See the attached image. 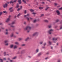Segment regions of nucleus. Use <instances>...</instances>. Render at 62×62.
<instances>
[{"mask_svg": "<svg viewBox=\"0 0 62 62\" xmlns=\"http://www.w3.org/2000/svg\"><path fill=\"white\" fill-rule=\"evenodd\" d=\"M4 42L5 43H7V42H8V41L7 40L5 41Z\"/></svg>", "mask_w": 62, "mask_h": 62, "instance_id": "nucleus-23", "label": "nucleus"}, {"mask_svg": "<svg viewBox=\"0 0 62 62\" xmlns=\"http://www.w3.org/2000/svg\"><path fill=\"white\" fill-rule=\"evenodd\" d=\"M30 19H31V20H32V19H33V18H32L31 17H30Z\"/></svg>", "mask_w": 62, "mask_h": 62, "instance_id": "nucleus-53", "label": "nucleus"}, {"mask_svg": "<svg viewBox=\"0 0 62 62\" xmlns=\"http://www.w3.org/2000/svg\"><path fill=\"white\" fill-rule=\"evenodd\" d=\"M36 52H39V49H37L36 50Z\"/></svg>", "mask_w": 62, "mask_h": 62, "instance_id": "nucleus-34", "label": "nucleus"}, {"mask_svg": "<svg viewBox=\"0 0 62 62\" xmlns=\"http://www.w3.org/2000/svg\"><path fill=\"white\" fill-rule=\"evenodd\" d=\"M24 13H25V14L26 13V10H25L24 11Z\"/></svg>", "mask_w": 62, "mask_h": 62, "instance_id": "nucleus-33", "label": "nucleus"}, {"mask_svg": "<svg viewBox=\"0 0 62 62\" xmlns=\"http://www.w3.org/2000/svg\"><path fill=\"white\" fill-rule=\"evenodd\" d=\"M25 45L24 44H23L22 45V46H25Z\"/></svg>", "mask_w": 62, "mask_h": 62, "instance_id": "nucleus-38", "label": "nucleus"}, {"mask_svg": "<svg viewBox=\"0 0 62 62\" xmlns=\"http://www.w3.org/2000/svg\"><path fill=\"white\" fill-rule=\"evenodd\" d=\"M58 21H59V20L58 19H57L56 21V22H58Z\"/></svg>", "mask_w": 62, "mask_h": 62, "instance_id": "nucleus-35", "label": "nucleus"}, {"mask_svg": "<svg viewBox=\"0 0 62 62\" xmlns=\"http://www.w3.org/2000/svg\"><path fill=\"white\" fill-rule=\"evenodd\" d=\"M60 62V60H58V62Z\"/></svg>", "mask_w": 62, "mask_h": 62, "instance_id": "nucleus-50", "label": "nucleus"}, {"mask_svg": "<svg viewBox=\"0 0 62 62\" xmlns=\"http://www.w3.org/2000/svg\"><path fill=\"white\" fill-rule=\"evenodd\" d=\"M13 45H11L10 46V48H12V47H13Z\"/></svg>", "mask_w": 62, "mask_h": 62, "instance_id": "nucleus-21", "label": "nucleus"}, {"mask_svg": "<svg viewBox=\"0 0 62 62\" xmlns=\"http://www.w3.org/2000/svg\"><path fill=\"white\" fill-rule=\"evenodd\" d=\"M48 8H49L48 7H47V8L45 9V10H47V9H48Z\"/></svg>", "mask_w": 62, "mask_h": 62, "instance_id": "nucleus-41", "label": "nucleus"}, {"mask_svg": "<svg viewBox=\"0 0 62 62\" xmlns=\"http://www.w3.org/2000/svg\"><path fill=\"white\" fill-rule=\"evenodd\" d=\"M13 33H12L11 36V37H13Z\"/></svg>", "mask_w": 62, "mask_h": 62, "instance_id": "nucleus-28", "label": "nucleus"}, {"mask_svg": "<svg viewBox=\"0 0 62 62\" xmlns=\"http://www.w3.org/2000/svg\"><path fill=\"white\" fill-rule=\"evenodd\" d=\"M49 44H50V45H51V42H50V41L49 42Z\"/></svg>", "mask_w": 62, "mask_h": 62, "instance_id": "nucleus-37", "label": "nucleus"}, {"mask_svg": "<svg viewBox=\"0 0 62 62\" xmlns=\"http://www.w3.org/2000/svg\"><path fill=\"white\" fill-rule=\"evenodd\" d=\"M21 52H23V53H23V50Z\"/></svg>", "mask_w": 62, "mask_h": 62, "instance_id": "nucleus-59", "label": "nucleus"}, {"mask_svg": "<svg viewBox=\"0 0 62 62\" xmlns=\"http://www.w3.org/2000/svg\"><path fill=\"white\" fill-rule=\"evenodd\" d=\"M58 43H57V45H58Z\"/></svg>", "mask_w": 62, "mask_h": 62, "instance_id": "nucleus-61", "label": "nucleus"}, {"mask_svg": "<svg viewBox=\"0 0 62 62\" xmlns=\"http://www.w3.org/2000/svg\"><path fill=\"white\" fill-rule=\"evenodd\" d=\"M48 57H47L46 58H45V59L46 60H47V59H48Z\"/></svg>", "mask_w": 62, "mask_h": 62, "instance_id": "nucleus-42", "label": "nucleus"}, {"mask_svg": "<svg viewBox=\"0 0 62 62\" xmlns=\"http://www.w3.org/2000/svg\"><path fill=\"white\" fill-rule=\"evenodd\" d=\"M10 17H11V16H9L8 18L7 19V20L6 21V22L7 23L8 22L10 21Z\"/></svg>", "mask_w": 62, "mask_h": 62, "instance_id": "nucleus-3", "label": "nucleus"}, {"mask_svg": "<svg viewBox=\"0 0 62 62\" xmlns=\"http://www.w3.org/2000/svg\"><path fill=\"white\" fill-rule=\"evenodd\" d=\"M49 54V52H47L46 53V54Z\"/></svg>", "mask_w": 62, "mask_h": 62, "instance_id": "nucleus-44", "label": "nucleus"}, {"mask_svg": "<svg viewBox=\"0 0 62 62\" xmlns=\"http://www.w3.org/2000/svg\"><path fill=\"white\" fill-rule=\"evenodd\" d=\"M40 44H42V42H41L40 43Z\"/></svg>", "mask_w": 62, "mask_h": 62, "instance_id": "nucleus-46", "label": "nucleus"}, {"mask_svg": "<svg viewBox=\"0 0 62 62\" xmlns=\"http://www.w3.org/2000/svg\"><path fill=\"white\" fill-rule=\"evenodd\" d=\"M22 1L25 4L26 3V1H25L24 0H22Z\"/></svg>", "mask_w": 62, "mask_h": 62, "instance_id": "nucleus-18", "label": "nucleus"}, {"mask_svg": "<svg viewBox=\"0 0 62 62\" xmlns=\"http://www.w3.org/2000/svg\"><path fill=\"white\" fill-rule=\"evenodd\" d=\"M16 34H18V32H16Z\"/></svg>", "mask_w": 62, "mask_h": 62, "instance_id": "nucleus-64", "label": "nucleus"}, {"mask_svg": "<svg viewBox=\"0 0 62 62\" xmlns=\"http://www.w3.org/2000/svg\"><path fill=\"white\" fill-rule=\"evenodd\" d=\"M24 24H26V22H24Z\"/></svg>", "mask_w": 62, "mask_h": 62, "instance_id": "nucleus-54", "label": "nucleus"}, {"mask_svg": "<svg viewBox=\"0 0 62 62\" xmlns=\"http://www.w3.org/2000/svg\"><path fill=\"white\" fill-rule=\"evenodd\" d=\"M6 31H8V29H6Z\"/></svg>", "mask_w": 62, "mask_h": 62, "instance_id": "nucleus-58", "label": "nucleus"}, {"mask_svg": "<svg viewBox=\"0 0 62 62\" xmlns=\"http://www.w3.org/2000/svg\"><path fill=\"white\" fill-rule=\"evenodd\" d=\"M45 22H46V23H48V21L47 20H44Z\"/></svg>", "mask_w": 62, "mask_h": 62, "instance_id": "nucleus-17", "label": "nucleus"}, {"mask_svg": "<svg viewBox=\"0 0 62 62\" xmlns=\"http://www.w3.org/2000/svg\"><path fill=\"white\" fill-rule=\"evenodd\" d=\"M12 8H13L11 7L9 9V10H10V12H12V11H13V10L12 9Z\"/></svg>", "mask_w": 62, "mask_h": 62, "instance_id": "nucleus-5", "label": "nucleus"}, {"mask_svg": "<svg viewBox=\"0 0 62 62\" xmlns=\"http://www.w3.org/2000/svg\"><path fill=\"white\" fill-rule=\"evenodd\" d=\"M62 27L61 28H60V29H62Z\"/></svg>", "mask_w": 62, "mask_h": 62, "instance_id": "nucleus-62", "label": "nucleus"}, {"mask_svg": "<svg viewBox=\"0 0 62 62\" xmlns=\"http://www.w3.org/2000/svg\"><path fill=\"white\" fill-rule=\"evenodd\" d=\"M7 6H8V4H7L6 3L5 5H4L3 7L4 8H5L7 7Z\"/></svg>", "mask_w": 62, "mask_h": 62, "instance_id": "nucleus-7", "label": "nucleus"}, {"mask_svg": "<svg viewBox=\"0 0 62 62\" xmlns=\"http://www.w3.org/2000/svg\"><path fill=\"white\" fill-rule=\"evenodd\" d=\"M44 16V15L42 14L41 16V17H42V16Z\"/></svg>", "mask_w": 62, "mask_h": 62, "instance_id": "nucleus-40", "label": "nucleus"}, {"mask_svg": "<svg viewBox=\"0 0 62 62\" xmlns=\"http://www.w3.org/2000/svg\"><path fill=\"white\" fill-rule=\"evenodd\" d=\"M2 13H3L2 12H0V16H1L2 14Z\"/></svg>", "mask_w": 62, "mask_h": 62, "instance_id": "nucleus-26", "label": "nucleus"}, {"mask_svg": "<svg viewBox=\"0 0 62 62\" xmlns=\"http://www.w3.org/2000/svg\"><path fill=\"white\" fill-rule=\"evenodd\" d=\"M2 23H0V25H2Z\"/></svg>", "mask_w": 62, "mask_h": 62, "instance_id": "nucleus-52", "label": "nucleus"}, {"mask_svg": "<svg viewBox=\"0 0 62 62\" xmlns=\"http://www.w3.org/2000/svg\"><path fill=\"white\" fill-rule=\"evenodd\" d=\"M54 5H55V6H56V5H57V3H55Z\"/></svg>", "mask_w": 62, "mask_h": 62, "instance_id": "nucleus-43", "label": "nucleus"}, {"mask_svg": "<svg viewBox=\"0 0 62 62\" xmlns=\"http://www.w3.org/2000/svg\"><path fill=\"white\" fill-rule=\"evenodd\" d=\"M10 61L11 62H12V60H10Z\"/></svg>", "mask_w": 62, "mask_h": 62, "instance_id": "nucleus-57", "label": "nucleus"}, {"mask_svg": "<svg viewBox=\"0 0 62 62\" xmlns=\"http://www.w3.org/2000/svg\"><path fill=\"white\" fill-rule=\"evenodd\" d=\"M45 45H46V43H45L44 44V46H45Z\"/></svg>", "mask_w": 62, "mask_h": 62, "instance_id": "nucleus-55", "label": "nucleus"}, {"mask_svg": "<svg viewBox=\"0 0 62 62\" xmlns=\"http://www.w3.org/2000/svg\"><path fill=\"white\" fill-rule=\"evenodd\" d=\"M8 44L7 43V44H5V45H8Z\"/></svg>", "mask_w": 62, "mask_h": 62, "instance_id": "nucleus-47", "label": "nucleus"}, {"mask_svg": "<svg viewBox=\"0 0 62 62\" xmlns=\"http://www.w3.org/2000/svg\"><path fill=\"white\" fill-rule=\"evenodd\" d=\"M30 10V11H31V12H33L34 11L32 9H31Z\"/></svg>", "mask_w": 62, "mask_h": 62, "instance_id": "nucleus-16", "label": "nucleus"}, {"mask_svg": "<svg viewBox=\"0 0 62 62\" xmlns=\"http://www.w3.org/2000/svg\"><path fill=\"white\" fill-rule=\"evenodd\" d=\"M16 56L15 57H14L13 58V59H16Z\"/></svg>", "mask_w": 62, "mask_h": 62, "instance_id": "nucleus-29", "label": "nucleus"}, {"mask_svg": "<svg viewBox=\"0 0 62 62\" xmlns=\"http://www.w3.org/2000/svg\"><path fill=\"white\" fill-rule=\"evenodd\" d=\"M37 34H38V32H36L33 34V36H34L36 35H37Z\"/></svg>", "mask_w": 62, "mask_h": 62, "instance_id": "nucleus-9", "label": "nucleus"}, {"mask_svg": "<svg viewBox=\"0 0 62 62\" xmlns=\"http://www.w3.org/2000/svg\"><path fill=\"white\" fill-rule=\"evenodd\" d=\"M41 53H40L38 54V56H40V55H41Z\"/></svg>", "mask_w": 62, "mask_h": 62, "instance_id": "nucleus-27", "label": "nucleus"}, {"mask_svg": "<svg viewBox=\"0 0 62 62\" xmlns=\"http://www.w3.org/2000/svg\"><path fill=\"white\" fill-rule=\"evenodd\" d=\"M15 44H19V43L18 42H16L15 43Z\"/></svg>", "mask_w": 62, "mask_h": 62, "instance_id": "nucleus-36", "label": "nucleus"}, {"mask_svg": "<svg viewBox=\"0 0 62 62\" xmlns=\"http://www.w3.org/2000/svg\"><path fill=\"white\" fill-rule=\"evenodd\" d=\"M26 18H27L28 21H29V18H28V17H27Z\"/></svg>", "mask_w": 62, "mask_h": 62, "instance_id": "nucleus-31", "label": "nucleus"}, {"mask_svg": "<svg viewBox=\"0 0 62 62\" xmlns=\"http://www.w3.org/2000/svg\"><path fill=\"white\" fill-rule=\"evenodd\" d=\"M8 60H9V58H8Z\"/></svg>", "mask_w": 62, "mask_h": 62, "instance_id": "nucleus-63", "label": "nucleus"}, {"mask_svg": "<svg viewBox=\"0 0 62 62\" xmlns=\"http://www.w3.org/2000/svg\"><path fill=\"white\" fill-rule=\"evenodd\" d=\"M3 59H4V60H6V58H4Z\"/></svg>", "mask_w": 62, "mask_h": 62, "instance_id": "nucleus-56", "label": "nucleus"}, {"mask_svg": "<svg viewBox=\"0 0 62 62\" xmlns=\"http://www.w3.org/2000/svg\"><path fill=\"white\" fill-rule=\"evenodd\" d=\"M43 8V7H39V9H42Z\"/></svg>", "mask_w": 62, "mask_h": 62, "instance_id": "nucleus-13", "label": "nucleus"}, {"mask_svg": "<svg viewBox=\"0 0 62 62\" xmlns=\"http://www.w3.org/2000/svg\"><path fill=\"white\" fill-rule=\"evenodd\" d=\"M53 30H50L48 32L49 33V34H51L52 33V32H53Z\"/></svg>", "mask_w": 62, "mask_h": 62, "instance_id": "nucleus-4", "label": "nucleus"}, {"mask_svg": "<svg viewBox=\"0 0 62 62\" xmlns=\"http://www.w3.org/2000/svg\"><path fill=\"white\" fill-rule=\"evenodd\" d=\"M18 39L19 40H21L22 39L21 38H19Z\"/></svg>", "mask_w": 62, "mask_h": 62, "instance_id": "nucleus-32", "label": "nucleus"}, {"mask_svg": "<svg viewBox=\"0 0 62 62\" xmlns=\"http://www.w3.org/2000/svg\"><path fill=\"white\" fill-rule=\"evenodd\" d=\"M6 11H3V13H6Z\"/></svg>", "mask_w": 62, "mask_h": 62, "instance_id": "nucleus-49", "label": "nucleus"}, {"mask_svg": "<svg viewBox=\"0 0 62 62\" xmlns=\"http://www.w3.org/2000/svg\"><path fill=\"white\" fill-rule=\"evenodd\" d=\"M18 2L20 4H21V0H18Z\"/></svg>", "mask_w": 62, "mask_h": 62, "instance_id": "nucleus-10", "label": "nucleus"}, {"mask_svg": "<svg viewBox=\"0 0 62 62\" xmlns=\"http://www.w3.org/2000/svg\"><path fill=\"white\" fill-rule=\"evenodd\" d=\"M56 12L57 13L58 15H60V12H59V11L58 10H57L56 11Z\"/></svg>", "mask_w": 62, "mask_h": 62, "instance_id": "nucleus-6", "label": "nucleus"}, {"mask_svg": "<svg viewBox=\"0 0 62 62\" xmlns=\"http://www.w3.org/2000/svg\"><path fill=\"white\" fill-rule=\"evenodd\" d=\"M57 39V38H53V40H56Z\"/></svg>", "mask_w": 62, "mask_h": 62, "instance_id": "nucleus-14", "label": "nucleus"}, {"mask_svg": "<svg viewBox=\"0 0 62 62\" xmlns=\"http://www.w3.org/2000/svg\"><path fill=\"white\" fill-rule=\"evenodd\" d=\"M32 13V14H34V15H35V14H36V13Z\"/></svg>", "mask_w": 62, "mask_h": 62, "instance_id": "nucleus-39", "label": "nucleus"}, {"mask_svg": "<svg viewBox=\"0 0 62 62\" xmlns=\"http://www.w3.org/2000/svg\"><path fill=\"white\" fill-rule=\"evenodd\" d=\"M29 38L28 37L25 40V41H27L29 39Z\"/></svg>", "mask_w": 62, "mask_h": 62, "instance_id": "nucleus-15", "label": "nucleus"}, {"mask_svg": "<svg viewBox=\"0 0 62 62\" xmlns=\"http://www.w3.org/2000/svg\"><path fill=\"white\" fill-rule=\"evenodd\" d=\"M48 27H49V28H51V25H49L48 26Z\"/></svg>", "mask_w": 62, "mask_h": 62, "instance_id": "nucleus-24", "label": "nucleus"}, {"mask_svg": "<svg viewBox=\"0 0 62 62\" xmlns=\"http://www.w3.org/2000/svg\"><path fill=\"white\" fill-rule=\"evenodd\" d=\"M17 48V46H15L14 47V49H16Z\"/></svg>", "mask_w": 62, "mask_h": 62, "instance_id": "nucleus-19", "label": "nucleus"}, {"mask_svg": "<svg viewBox=\"0 0 62 62\" xmlns=\"http://www.w3.org/2000/svg\"><path fill=\"white\" fill-rule=\"evenodd\" d=\"M42 3L43 4H44V2H42Z\"/></svg>", "mask_w": 62, "mask_h": 62, "instance_id": "nucleus-51", "label": "nucleus"}, {"mask_svg": "<svg viewBox=\"0 0 62 62\" xmlns=\"http://www.w3.org/2000/svg\"><path fill=\"white\" fill-rule=\"evenodd\" d=\"M13 3H14V2L11 1H10V4H12Z\"/></svg>", "mask_w": 62, "mask_h": 62, "instance_id": "nucleus-22", "label": "nucleus"}, {"mask_svg": "<svg viewBox=\"0 0 62 62\" xmlns=\"http://www.w3.org/2000/svg\"><path fill=\"white\" fill-rule=\"evenodd\" d=\"M29 58H31V57H30L29 56Z\"/></svg>", "mask_w": 62, "mask_h": 62, "instance_id": "nucleus-60", "label": "nucleus"}, {"mask_svg": "<svg viewBox=\"0 0 62 62\" xmlns=\"http://www.w3.org/2000/svg\"><path fill=\"white\" fill-rule=\"evenodd\" d=\"M4 56H5V55H6V52H4Z\"/></svg>", "mask_w": 62, "mask_h": 62, "instance_id": "nucleus-30", "label": "nucleus"}, {"mask_svg": "<svg viewBox=\"0 0 62 62\" xmlns=\"http://www.w3.org/2000/svg\"><path fill=\"white\" fill-rule=\"evenodd\" d=\"M19 7V4L17 3V6L16 7V8H18Z\"/></svg>", "mask_w": 62, "mask_h": 62, "instance_id": "nucleus-11", "label": "nucleus"}, {"mask_svg": "<svg viewBox=\"0 0 62 62\" xmlns=\"http://www.w3.org/2000/svg\"><path fill=\"white\" fill-rule=\"evenodd\" d=\"M36 21H37L36 20H35L33 21V23H36Z\"/></svg>", "mask_w": 62, "mask_h": 62, "instance_id": "nucleus-25", "label": "nucleus"}, {"mask_svg": "<svg viewBox=\"0 0 62 62\" xmlns=\"http://www.w3.org/2000/svg\"><path fill=\"white\" fill-rule=\"evenodd\" d=\"M6 35H7L8 34V32H7L6 33Z\"/></svg>", "mask_w": 62, "mask_h": 62, "instance_id": "nucleus-48", "label": "nucleus"}, {"mask_svg": "<svg viewBox=\"0 0 62 62\" xmlns=\"http://www.w3.org/2000/svg\"><path fill=\"white\" fill-rule=\"evenodd\" d=\"M29 16V14H27V15H25L24 16V17H26L27 16Z\"/></svg>", "mask_w": 62, "mask_h": 62, "instance_id": "nucleus-12", "label": "nucleus"}, {"mask_svg": "<svg viewBox=\"0 0 62 62\" xmlns=\"http://www.w3.org/2000/svg\"><path fill=\"white\" fill-rule=\"evenodd\" d=\"M15 23V21L11 23H10L9 24V25H11V27H14V26L12 25L13 24H14Z\"/></svg>", "mask_w": 62, "mask_h": 62, "instance_id": "nucleus-2", "label": "nucleus"}, {"mask_svg": "<svg viewBox=\"0 0 62 62\" xmlns=\"http://www.w3.org/2000/svg\"><path fill=\"white\" fill-rule=\"evenodd\" d=\"M31 29V27L29 26H28L26 27V28L24 29V30H29L28 31H27V32H28V33L29 32V30H30Z\"/></svg>", "mask_w": 62, "mask_h": 62, "instance_id": "nucleus-1", "label": "nucleus"}, {"mask_svg": "<svg viewBox=\"0 0 62 62\" xmlns=\"http://www.w3.org/2000/svg\"><path fill=\"white\" fill-rule=\"evenodd\" d=\"M20 15H21V14L20 13L19 14L17 15V17H18L19 16H20Z\"/></svg>", "mask_w": 62, "mask_h": 62, "instance_id": "nucleus-20", "label": "nucleus"}, {"mask_svg": "<svg viewBox=\"0 0 62 62\" xmlns=\"http://www.w3.org/2000/svg\"><path fill=\"white\" fill-rule=\"evenodd\" d=\"M20 8H18V9H17V11H19V10H20L21 9H22V6H20Z\"/></svg>", "mask_w": 62, "mask_h": 62, "instance_id": "nucleus-8", "label": "nucleus"}, {"mask_svg": "<svg viewBox=\"0 0 62 62\" xmlns=\"http://www.w3.org/2000/svg\"><path fill=\"white\" fill-rule=\"evenodd\" d=\"M16 1H17V0H15L13 2H14H14H15H15H16Z\"/></svg>", "mask_w": 62, "mask_h": 62, "instance_id": "nucleus-45", "label": "nucleus"}]
</instances>
